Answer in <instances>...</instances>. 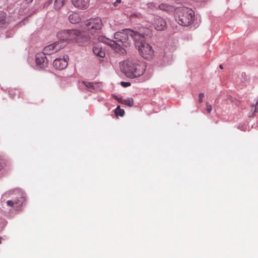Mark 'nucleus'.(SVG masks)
Masks as SVG:
<instances>
[{
	"label": "nucleus",
	"instance_id": "nucleus-15",
	"mask_svg": "<svg viewBox=\"0 0 258 258\" xmlns=\"http://www.w3.org/2000/svg\"><path fill=\"white\" fill-rule=\"evenodd\" d=\"M93 52L95 55L100 57H103L105 56V52L102 50L101 47L95 46L93 48Z\"/></svg>",
	"mask_w": 258,
	"mask_h": 258
},
{
	"label": "nucleus",
	"instance_id": "nucleus-20",
	"mask_svg": "<svg viewBox=\"0 0 258 258\" xmlns=\"http://www.w3.org/2000/svg\"><path fill=\"white\" fill-rule=\"evenodd\" d=\"M147 6L149 9L152 10H154L157 9L156 5L153 3H149Z\"/></svg>",
	"mask_w": 258,
	"mask_h": 258
},
{
	"label": "nucleus",
	"instance_id": "nucleus-6",
	"mask_svg": "<svg viewBox=\"0 0 258 258\" xmlns=\"http://www.w3.org/2000/svg\"><path fill=\"white\" fill-rule=\"evenodd\" d=\"M85 25L89 30H100L103 26L102 20L99 17L90 18L86 20Z\"/></svg>",
	"mask_w": 258,
	"mask_h": 258
},
{
	"label": "nucleus",
	"instance_id": "nucleus-2",
	"mask_svg": "<svg viewBox=\"0 0 258 258\" xmlns=\"http://www.w3.org/2000/svg\"><path fill=\"white\" fill-rule=\"evenodd\" d=\"M122 68L127 77L135 78L144 74L145 65L136 60H126L122 63Z\"/></svg>",
	"mask_w": 258,
	"mask_h": 258
},
{
	"label": "nucleus",
	"instance_id": "nucleus-24",
	"mask_svg": "<svg viewBox=\"0 0 258 258\" xmlns=\"http://www.w3.org/2000/svg\"><path fill=\"white\" fill-rule=\"evenodd\" d=\"M205 95L204 93H200L199 95V103H202L203 102V99L204 98Z\"/></svg>",
	"mask_w": 258,
	"mask_h": 258
},
{
	"label": "nucleus",
	"instance_id": "nucleus-22",
	"mask_svg": "<svg viewBox=\"0 0 258 258\" xmlns=\"http://www.w3.org/2000/svg\"><path fill=\"white\" fill-rule=\"evenodd\" d=\"M7 203V205L10 206H13L14 204H18L19 206L21 205V204H19L17 202L14 203V202H13L12 201H8Z\"/></svg>",
	"mask_w": 258,
	"mask_h": 258
},
{
	"label": "nucleus",
	"instance_id": "nucleus-5",
	"mask_svg": "<svg viewBox=\"0 0 258 258\" xmlns=\"http://www.w3.org/2000/svg\"><path fill=\"white\" fill-rule=\"evenodd\" d=\"M135 45L138 48L140 54L145 59L152 58L154 50L149 44L144 41V36L141 34L140 37L135 40Z\"/></svg>",
	"mask_w": 258,
	"mask_h": 258
},
{
	"label": "nucleus",
	"instance_id": "nucleus-16",
	"mask_svg": "<svg viewBox=\"0 0 258 258\" xmlns=\"http://www.w3.org/2000/svg\"><path fill=\"white\" fill-rule=\"evenodd\" d=\"M66 0H55L54 1V7L55 10H59L64 4Z\"/></svg>",
	"mask_w": 258,
	"mask_h": 258
},
{
	"label": "nucleus",
	"instance_id": "nucleus-25",
	"mask_svg": "<svg viewBox=\"0 0 258 258\" xmlns=\"http://www.w3.org/2000/svg\"><path fill=\"white\" fill-rule=\"evenodd\" d=\"M141 16V15L140 14H132L131 15L130 17L131 18H133V17H136V18H140Z\"/></svg>",
	"mask_w": 258,
	"mask_h": 258
},
{
	"label": "nucleus",
	"instance_id": "nucleus-12",
	"mask_svg": "<svg viewBox=\"0 0 258 258\" xmlns=\"http://www.w3.org/2000/svg\"><path fill=\"white\" fill-rule=\"evenodd\" d=\"M81 17L78 13H73L69 16V20L72 24H77L81 21Z\"/></svg>",
	"mask_w": 258,
	"mask_h": 258
},
{
	"label": "nucleus",
	"instance_id": "nucleus-10",
	"mask_svg": "<svg viewBox=\"0 0 258 258\" xmlns=\"http://www.w3.org/2000/svg\"><path fill=\"white\" fill-rule=\"evenodd\" d=\"M72 5L77 9L85 10L88 8L90 0H71Z\"/></svg>",
	"mask_w": 258,
	"mask_h": 258
},
{
	"label": "nucleus",
	"instance_id": "nucleus-31",
	"mask_svg": "<svg viewBox=\"0 0 258 258\" xmlns=\"http://www.w3.org/2000/svg\"><path fill=\"white\" fill-rule=\"evenodd\" d=\"M219 67H220V68L221 69H223V66H222V65H221V64H220V65Z\"/></svg>",
	"mask_w": 258,
	"mask_h": 258
},
{
	"label": "nucleus",
	"instance_id": "nucleus-26",
	"mask_svg": "<svg viewBox=\"0 0 258 258\" xmlns=\"http://www.w3.org/2000/svg\"><path fill=\"white\" fill-rule=\"evenodd\" d=\"M117 100L119 103L123 104V101L124 99H122V98H117Z\"/></svg>",
	"mask_w": 258,
	"mask_h": 258
},
{
	"label": "nucleus",
	"instance_id": "nucleus-7",
	"mask_svg": "<svg viewBox=\"0 0 258 258\" xmlns=\"http://www.w3.org/2000/svg\"><path fill=\"white\" fill-rule=\"evenodd\" d=\"M62 47L61 43L54 42L45 47L43 50V53L44 55H50L59 50Z\"/></svg>",
	"mask_w": 258,
	"mask_h": 258
},
{
	"label": "nucleus",
	"instance_id": "nucleus-32",
	"mask_svg": "<svg viewBox=\"0 0 258 258\" xmlns=\"http://www.w3.org/2000/svg\"><path fill=\"white\" fill-rule=\"evenodd\" d=\"M22 201H23V198H21V200L20 202L22 203Z\"/></svg>",
	"mask_w": 258,
	"mask_h": 258
},
{
	"label": "nucleus",
	"instance_id": "nucleus-21",
	"mask_svg": "<svg viewBox=\"0 0 258 258\" xmlns=\"http://www.w3.org/2000/svg\"><path fill=\"white\" fill-rule=\"evenodd\" d=\"M120 84L123 87H127L131 86V83L130 82H121Z\"/></svg>",
	"mask_w": 258,
	"mask_h": 258
},
{
	"label": "nucleus",
	"instance_id": "nucleus-8",
	"mask_svg": "<svg viewBox=\"0 0 258 258\" xmlns=\"http://www.w3.org/2000/svg\"><path fill=\"white\" fill-rule=\"evenodd\" d=\"M152 23L155 29L157 31H163L167 27L165 20L159 16H155Z\"/></svg>",
	"mask_w": 258,
	"mask_h": 258
},
{
	"label": "nucleus",
	"instance_id": "nucleus-27",
	"mask_svg": "<svg viewBox=\"0 0 258 258\" xmlns=\"http://www.w3.org/2000/svg\"><path fill=\"white\" fill-rule=\"evenodd\" d=\"M121 2V0H116L114 3V6L116 7L119 4H120Z\"/></svg>",
	"mask_w": 258,
	"mask_h": 258
},
{
	"label": "nucleus",
	"instance_id": "nucleus-30",
	"mask_svg": "<svg viewBox=\"0 0 258 258\" xmlns=\"http://www.w3.org/2000/svg\"><path fill=\"white\" fill-rule=\"evenodd\" d=\"M52 0H49V1H48V4H47V5H48L50 3H51V2H52Z\"/></svg>",
	"mask_w": 258,
	"mask_h": 258
},
{
	"label": "nucleus",
	"instance_id": "nucleus-28",
	"mask_svg": "<svg viewBox=\"0 0 258 258\" xmlns=\"http://www.w3.org/2000/svg\"><path fill=\"white\" fill-rule=\"evenodd\" d=\"M258 109V99H257V100L256 102V104H255V110H254V112H256L257 111Z\"/></svg>",
	"mask_w": 258,
	"mask_h": 258
},
{
	"label": "nucleus",
	"instance_id": "nucleus-29",
	"mask_svg": "<svg viewBox=\"0 0 258 258\" xmlns=\"http://www.w3.org/2000/svg\"><path fill=\"white\" fill-rule=\"evenodd\" d=\"M25 1L27 4H29L31 3L33 1V0H25Z\"/></svg>",
	"mask_w": 258,
	"mask_h": 258
},
{
	"label": "nucleus",
	"instance_id": "nucleus-9",
	"mask_svg": "<svg viewBox=\"0 0 258 258\" xmlns=\"http://www.w3.org/2000/svg\"><path fill=\"white\" fill-rule=\"evenodd\" d=\"M68 60V55L63 56L62 58H57L54 60L53 65L56 69L62 70L67 67Z\"/></svg>",
	"mask_w": 258,
	"mask_h": 258
},
{
	"label": "nucleus",
	"instance_id": "nucleus-18",
	"mask_svg": "<svg viewBox=\"0 0 258 258\" xmlns=\"http://www.w3.org/2000/svg\"><path fill=\"white\" fill-rule=\"evenodd\" d=\"M114 111L116 116H123L124 114V110L121 109L120 106H117L115 109Z\"/></svg>",
	"mask_w": 258,
	"mask_h": 258
},
{
	"label": "nucleus",
	"instance_id": "nucleus-11",
	"mask_svg": "<svg viewBox=\"0 0 258 258\" xmlns=\"http://www.w3.org/2000/svg\"><path fill=\"white\" fill-rule=\"evenodd\" d=\"M44 54H37L36 57V63L40 68H46L47 66L48 61Z\"/></svg>",
	"mask_w": 258,
	"mask_h": 258
},
{
	"label": "nucleus",
	"instance_id": "nucleus-23",
	"mask_svg": "<svg viewBox=\"0 0 258 258\" xmlns=\"http://www.w3.org/2000/svg\"><path fill=\"white\" fill-rule=\"evenodd\" d=\"M206 107H207V111L208 113H211L212 110V106L211 105L209 104L208 103L206 104Z\"/></svg>",
	"mask_w": 258,
	"mask_h": 258
},
{
	"label": "nucleus",
	"instance_id": "nucleus-4",
	"mask_svg": "<svg viewBox=\"0 0 258 258\" xmlns=\"http://www.w3.org/2000/svg\"><path fill=\"white\" fill-rule=\"evenodd\" d=\"M175 19L181 26H188L190 25L194 19V12L188 8H179L175 10Z\"/></svg>",
	"mask_w": 258,
	"mask_h": 258
},
{
	"label": "nucleus",
	"instance_id": "nucleus-3",
	"mask_svg": "<svg viewBox=\"0 0 258 258\" xmlns=\"http://www.w3.org/2000/svg\"><path fill=\"white\" fill-rule=\"evenodd\" d=\"M57 38L62 41L71 42L76 41L83 42L87 41L89 36H85L83 32H81L77 30H67L59 31L57 34Z\"/></svg>",
	"mask_w": 258,
	"mask_h": 258
},
{
	"label": "nucleus",
	"instance_id": "nucleus-13",
	"mask_svg": "<svg viewBox=\"0 0 258 258\" xmlns=\"http://www.w3.org/2000/svg\"><path fill=\"white\" fill-rule=\"evenodd\" d=\"M86 89L90 91H95L99 86V83H93L90 82H82Z\"/></svg>",
	"mask_w": 258,
	"mask_h": 258
},
{
	"label": "nucleus",
	"instance_id": "nucleus-1",
	"mask_svg": "<svg viewBox=\"0 0 258 258\" xmlns=\"http://www.w3.org/2000/svg\"><path fill=\"white\" fill-rule=\"evenodd\" d=\"M140 36L141 34L131 29H124L121 32H117L114 34V37L115 41L106 40L104 42L110 45L116 52L123 53L124 50L119 42H126L129 37L133 38L135 40Z\"/></svg>",
	"mask_w": 258,
	"mask_h": 258
},
{
	"label": "nucleus",
	"instance_id": "nucleus-19",
	"mask_svg": "<svg viewBox=\"0 0 258 258\" xmlns=\"http://www.w3.org/2000/svg\"><path fill=\"white\" fill-rule=\"evenodd\" d=\"M6 17V14L3 11H0V24L4 23Z\"/></svg>",
	"mask_w": 258,
	"mask_h": 258
},
{
	"label": "nucleus",
	"instance_id": "nucleus-17",
	"mask_svg": "<svg viewBox=\"0 0 258 258\" xmlns=\"http://www.w3.org/2000/svg\"><path fill=\"white\" fill-rule=\"evenodd\" d=\"M123 104L128 106L132 107L134 104V101L133 98H128L124 99Z\"/></svg>",
	"mask_w": 258,
	"mask_h": 258
},
{
	"label": "nucleus",
	"instance_id": "nucleus-14",
	"mask_svg": "<svg viewBox=\"0 0 258 258\" xmlns=\"http://www.w3.org/2000/svg\"><path fill=\"white\" fill-rule=\"evenodd\" d=\"M158 8L160 10H161L167 12H172L174 10V7L172 6L165 4H162L159 5Z\"/></svg>",
	"mask_w": 258,
	"mask_h": 258
}]
</instances>
